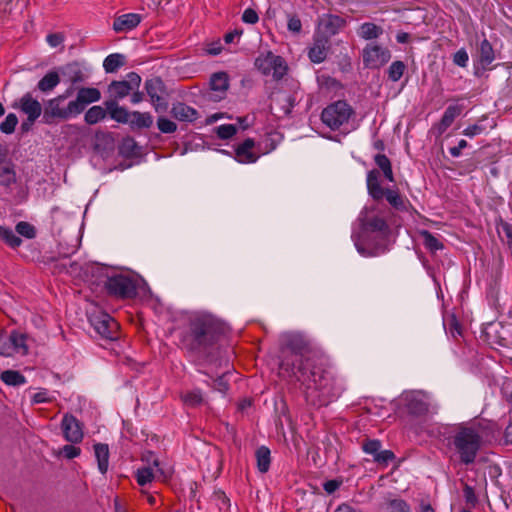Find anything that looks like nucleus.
<instances>
[{"label": "nucleus", "mask_w": 512, "mask_h": 512, "mask_svg": "<svg viewBox=\"0 0 512 512\" xmlns=\"http://www.w3.org/2000/svg\"><path fill=\"white\" fill-rule=\"evenodd\" d=\"M123 81L131 87V91H134L140 87L141 77L136 72H130L127 74V79Z\"/></svg>", "instance_id": "680f3d73"}, {"label": "nucleus", "mask_w": 512, "mask_h": 512, "mask_svg": "<svg viewBox=\"0 0 512 512\" xmlns=\"http://www.w3.org/2000/svg\"><path fill=\"white\" fill-rule=\"evenodd\" d=\"M498 434L499 428L492 422L471 426L460 425L451 436L450 444L460 462L469 465L475 462L482 446L491 443Z\"/></svg>", "instance_id": "7ed1b4c3"}, {"label": "nucleus", "mask_w": 512, "mask_h": 512, "mask_svg": "<svg viewBox=\"0 0 512 512\" xmlns=\"http://www.w3.org/2000/svg\"><path fill=\"white\" fill-rule=\"evenodd\" d=\"M108 92L115 100L123 99L130 94L131 87L124 81H112L108 87Z\"/></svg>", "instance_id": "f704fd0d"}, {"label": "nucleus", "mask_w": 512, "mask_h": 512, "mask_svg": "<svg viewBox=\"0 0 512 512\" xmlns=\"http://www.w3.org/2000/svg\"><path fill=\"white\" fill-rule=\"evenodd\" d=\"M125 64V56L122 54H110L104 62L103 67L107 73H113Z\"/></svg>", "instance_id": "58836bf2"}, {"label": "nucleus", "mask_w": 512, "mask_h": 512, "mask_svg": "<svg viewBox=\"0 0 512 512\" xmlns=\"http://www.w3.org/2000/svg\"><path fill=\"white\" fill-rule=\"evenodd\" d=\"M281 369L294 376L306 386V398L315 406H326L339 398L344 391L341 379L337 378L330 370L325 369L316 362H310L307 358L306 366L303 362L295 371L294 363L283 361Z\"/></svg>", "instance_id": "f03ea898"}, {"label": "nucleus", "mask_w": 512, "mask_h": 512, "mask_svg": "<svg viewBox=\"0 0 512 512\" xmlns=\"http://www.w3.org/2000/svg\"><path fill=\"white\" fill-rule=\"evenodd\" d=\"M183 401L190 406H197L202 403L203 398L200 390H194L186 393L182 397Z\"/></svg>", "instance_id": "864d4df0"}, {"label": "nucleus", "mask_w": 512, "mask_h": 512, "mask_svg": "<svg viewBox=\"0 0 512 512\" xmlns=\"http://www.w3.org/2000/svg\"><path fill=\"white\" fill-rule=\"evenodd\" d=\"M286 65L282 57L277 56L275 65H273V69L270 75H272L273 78L279 80L281 79L284 74L286 73Z\"/></svg>", "instance_id": "5fc2aeb1"}, {"label": "nucleus", "mask_w": 512, "mask_h": 512, "mask_svg": "<svg viewBox=\"0 0 512 512\" xmlns=\"http://www.w3.org/2000/svg\"><path fill=\"white\" fill-rule=\"evenodd\" d=\"M484 131V127L480 124H474L471 126H468L463 130V134L467 137H474L476 135L481 134Z\"/></svg>", "instance_id": "0e129e2a"}, {"label": "nucleus", "mask_w": 512, "mask_h": 512, "mask_svg": "<svg viewBox=\"0 0 512 512\" xmlns=\"http://www.w3.org/2000/svg\"><path fill=\"white\" fill-rule=\"evenodd\" d=\"M60 83V76L56 71L48 72L37 84V89L42 93H49Z\"/></svg>", "instance_id": "cd10ccee"}, {"label": "nucleus", "mask_w": 512, "mask_h": 512, "mask_svg": "<svg viewBox=\"0 0 512 512\" xmlns=\"http://www.w3.org/2000/svg\"><path fill=\"white\" fill-rule=\"evenodd\" d=\"M255 141L247 138L235 149V159L242 164L254 163L258 159V154L254 152Z\"/></svg>", "instance_id": "aec40b11"}, {"label": "nucleus", "mask_w": 512, "mask_h": 512, "mask_svg": "<svg viewBox=\"0 0 512 512\" xmlns=\"http://www.w3.org/2000/svg\"><path fill=\"white\" fill-rule=\"evenodd\" d=\"M141 19V15L137 13L120 15L113 22V30L117 33L131 31L140 24Z\"/></svg>", "instance_id": "412c9836"}, {"label": "nucleus", "mask_w": 512, "mask_h": 512, "mask_svg": "<svg viewBox=\"0 0 512 512\" xmlns=\"http://www.w3.org/2000/svg\"><path fill=\"white\" fill-rule=\"evenodd\" d=\"M101 99V93L97 88L82 87L78 89L76 99L72 100V106L76 114H81L87 105L97 102Z\"/></svg>", "instance_id": "dca6fc26"}, {"label": "nucleus", "mask_w": 512, "mask_h": 512, "mask_svg": "<svg viewBox=\"0 0 512 512\" xmlns=\"http://www.w3.org/2000/svg\"><path fill=\"white\" fill-rule=\"evenodd\" d=\"M358 36L365 40H372L378 38L383 33L382 27L371 23L365 22L358 29Z\"/></svg>", "instance_id": "7c9ffc66"}, {"label": "nucleus", "mask_w": 512, "mask_h": 512, "mask_svg": "<svg viewBox=\"0 0 512 512\" xmlns=\"http://www.w3.org/2000/svg\"><path fill=\"white\" fill-rule=\"evenodd\" d=\"M170 114L174 119L180 122L192 123L199 118L198 111L184 102L173 103Z\"/></svg>", "instance_id": "6ab92c4d"}, {"label": "nucleus", "mask_w": 512, "mask_h": 512, "mask_svg": "<svg viewBox=\"0 0 512 512\" xmlns=\"http://www.w3.org/2000/svg\"><path fill=\"white\" fill-rule=\"evenodd\" d=\"M255 456L258 470L261 473H266L271 462L270 450L266 446H261L256 450Z\"/></svg>", "instance_id": "4c0bfd02"}, {"label": "nucleus", "mask_w": 512, "mask_h": 512, "mask_svg": "<svg viewBox=\"0 0 512 512\" xmlns=\"http://www.w3.org/2000/svg\"><path fill=\"white\" fill-rule=\"evenodd\" d=\"M212 498L216 502L220 510H227L229 508V499L223 491H215L213 493Z\"/></svg>", "instance_id": "6e6d98bb"}, {"label": "nucleus", "mask_w": 512, "mask_h": 512, "mask_svg": "<svg viewBox=\"0 0 512 512\" xmlns=\"http://www.w3.org/2000/svg\"><path fill=\"white\" fill-rule=\"evenodd\" d=\"M89 322L101 338L105 340L118 339V323L106 312L98 311L91 313L89 315Z\"/></svg>", "instance_id": "9d476101"}, {"label": "nucleus", "mask_w": 512, "mask_h": 512, "mask_svg": "<svg viewBox=\"0 0 512 512\" xmlns=\"http://www.w3.org/2000/svg\"><path fill=\"white\" fill-rule=\"evenodd\" d=\"M388 512H410L409 507L403 500H393L389 503Z\"/></svg>", "instance_id": "052dcab7"}, {"label": "nucleus", "mask_w": 512, "mask_h": 512, "mask_svg": "<svg viewBox=\"0 0 512 512\" xmlns=\"http://www.w3.org/2000/svg\"><path fill=\"white\" fill-rule=\"evenodd\" d=\"M129 124L138 129L150 128L153 125V116L149 112H131Z\"/></svg>", "instance_id": "c85d7f7f"}, {"label": "nucleus", "mask_w": 512, "mask_h": 512, "mask_svg": "<svg viewBox=\"0 0 512 512\" xmlns=\"http://www.w3.org/2000/svg\"><path fill=\"white\" fill-rule=\"evenodd\" d=\"M242 21L247 24H256L259 21V16L254 9L247 8L242 14Z\"/></svg>", "instance_id": "e2e57ef3"}, {"label": "nucleus", "mask_w": 512, "mask_h": 512, "mask_svg": "<svg viewBox=\"0 0 512 512\" xmlns=\"http://www.w3.org/2000/svg\"><path fill=\"white\" fill-rule=\"evenodd\" d=\"M157 127L164 134H172L177 130V124L166 117H159L157 119Z\"/></svg>", "instance_id": "09e8293b"}, {"label": "nucleus", "mask_w": 512, "mask_h": 512, "mask_svg": "<svg viewBox=\"0 0 512 512\" xmlns=\"http://www.w3.org/2000/svg\"><path fill=\"white\" fill-rule=\"evenodd\" d=\"M237 132V127L233 124H223L216 128L218 138L226 140L234 136Z\"/></svg>", "instance_id": "8fccbe9b"}, {"label": "nucleus", "mask_w": 512, "mask_h": 512, "mask_svg": "<svg viewBox=\"0 0 512 512\" xmlns=\"http://www.w3.org/2000/svg\"><path fill=\"white\" fill-rule=\"evenodd\" d=\"M468 60L469 56L465 49H460L453 55L454 64L460 67H466Z\"/></svg>", "instance_id": "bf43d9fd"}, {"label": "nucleus", "mask_w": 512, "mask_h": 512, "mask_svg": "<svg viewBox=\"0 0 512 512\" xmlns=\"http://www.w3.org/2000/svg\"><path fill=\"white\" fill-rule=\"evenodd\" d=\"M277 55L269 52L266 55L259 56L255 60V66L259 71H261L264 75H270L273 69V65H275Z\"/></svg>", "instance_id": "72a5a7b5"}, {"label": "nucleus", "mask_w": 512, "mask_h": 512, "mask_svg": "<svg viewBox=\"0 0 512 512\" xmlns=\"http://www.w3.org/2000/svg\"><path fill=\"white\" fill-rule=\"evenodd\" d=\"M419 235L423 240L425 248L430 252L435 253L438 250H442L444 248L443 243L429 231L422 230L419 232Z\"/></svg>", "instance_id": "e433bc0d"}, {"label": "nucleus", "mask_w": 512, "mask_h": 512, "mask_svg": "<svg viewBox=\"0 0 512 512\" xmlns=\"http://www.w3.org/2000/svg\"><path fill=\"white\" fill-rule=\"evenodd\" d=\"M463 496L465 498L466 503L469 504L471 507H474L476 505L478 500L475 495L473 487L469 486L468 484H465L463 488Z\"/></svg>", "instance_id": "13d9d810"}, {"label": "nucleus", "mask_w": 512, "mask_h": 512, "mask_svg": "<svg viewBox=\"0 0 512 512\" xmlns=\"http://www.w3.org/2000/svg\"><path fill=\"white\" fill-rule=\"evenodd\" d=\"M346 20L335 14H323L318 19V28L324 34L323 36H334L346 26Z\"/></svg>", "instance_id": "2eb2a0df"}, {"label": "nucleus", "mask_w": 512, "mask_h": 512, "mask_svg": "<svg viewBox=\"0 0 512 512\" xmlns=\"http://www.w3.org/2000/svg\"><path fill=\"white\" fill-rule=\"evenodd\" d=\"M229 87L228 76L225 72L214 73L210 78V92L207 98L211 101H220L226 95Z\"/></svg>", "instance_id": "f3484780"}, {"label": "nucleus", "mask_w": 512, "mask_h": 512, "mask_svg": "<svg viewBox=\"0 0 512 512\" xmlns=\"http://www.w3.org/2000/svg\"><path fill=\"white\" fill-rule=\"evenodd\" d=\"M227 330L225 322L215 315L193 313L179 334L180 347L193 356L207 359Z\"/></svg>", "instance_id": "f257e3e1"}, {"label": "nucleus", "mask_w": 512, "mask_h": 512, "mask_svg": "<svg viewBox=\"0 0 512 512\" xmlns=\"http://www.w3.org/2000/svg\"><path fill=\"white\" fill-rule=\"evenodd\" d=\"M287 28L294 34H300L302 31V22L296 14H287Z\"/></svg>", "instance_id": "3c124183"}, {"label": "nucleus", "mask_w": 512, "mask_h": 512, "mask_svg": "<svg viewBox=\"0 0 512 512\" xmlns=\"http://www.w3.org/2000/svg\"><path fill=\"white\" fill-rule=\"evenodd\" d=\"M60 453L67 459H74L80 455L81 449L74 445L68 444L62 447Z\"/></svg>", "instance_id": "4d7b16f0"}, {"label": "nucleus", "mask_w": 512, "mask_h": 512, "mask_svg": "<svg viewBox=\"0 0 512 512\" xmlns=\"http://www.w3.org/2000/svg\"><path fill=\"white\" fill-rule=\"evenodd\" d=\"M12 107L26 115V119L21 123V131L23 133L29 132L37 119L41 115L43 116L44 108L30 92L25 93L21 98L15 101Z\"/></svg>", "instance_id": "423d86ee"}, {"label": "nucleus", "mask_w": 512, "mask_h": 512, "mask_svg": "<svg viewBox=\"0 0 512 512\" xmlns=\"http://www.w3.org/2000/svg\"><path fill=\"white\" fill-rule=\"evenodd\" d=\"M362 450L371 455L375 463L384 467L395 459L393 451L382 450V443L377 439H365L362 443Z\"/></svg>", "instance_id": "ddd939ff"}, {"label": "nucleus", "mask_w": 512, "mask_h": 512, "mask_svg": "<svg viewBox=\"0 0 512 512\" xmlns=\"http://www.w3.org/2000/svg\"><path fill=\"white\" fill-rule=\"evenodd\" d=\"M104 287L109 295L120 299L134 298L137 295V281L128 275L108 277Z\"/></svg>", "instance_id": "6e6552de"}, {"label": "nucleus", "mask_w": 512, "mask_h": 512, "mask_svg": "<svg viewBox=\"0 0 512 512\" xmlns=\"http://www.w3.org/2000/svg\"><path fill=\"white\" fill-rule=\"evenodd\" d=\"M278 102L281 104V108L285 115H289L296 105V96L295 94H282L278 98Z\"/></svg>", "instance_id": "49530a36"}, {"label": "nucleus", "mask_w": 512, "mask_h": 512, "mask_svg": "<svg viewBox=\"0 0 512 512\" xmlns=\"http://www.w3.org/2000/svg\"><path fill=\"white\" fill-rule=\"evenodd\" d=\"M107 109H104L101 106H92L89 108L84 116V120L89 125H94L106 117Z\"/></svg>", "instance_id": "a19ab883"}, {"label": "nucleus", "mask_w": 512, "mask_h": 512, "mask_svg": "<svg viewBox=\"0 0 512 512\" xmlns=\"http://www.w3.org/2000/svg\"><path fill=\"white\" fill-rule=\"evenodd\" d=\"M46 41L51 47H57L64 41V36L61 33L48 34Z\"/></svg>", "instance_id": "774afa93"}, {"label": "nucleus", "mask_w": 512, "mask_h": 512, "mask_svg": "<svg viewBox=\"0 0 512 512\" xmlns=\"http://www.w3.org/2000/svg\"><path fill=\"white\" fill-rule=\"evenodd\" d=\"M379 177L380 174L377 170H371L367 174L368 193L374 200L377 201L384 198V191L386 190L381 187Z\"/></svg>", "instance_id": "b1692460"}, {"label": "nucleus", "mask_w": 512, "mask_h": 512, "mask_svg": "<svg viewBox=\"0 0 512 512\" xmlns=\"http://www.w3.org/2000/svg\"><path fill=\"white\" fill-rule=\"evenodd\" d=\"M166 477L167 475L165 472L163 475H160L159 472H157V468L149 465H144L138 468L135 472L136 481L138 485L142 487L150 484L155 479H165Z\"/></svg>", "instance_id": "5701e85b"}, {"label": "nucleus", "mask_w": 512, "mask_h": 512, "mask_svg": "<svg viewBox=\"0 0 512 512\" xmlns=\"http://www.w3.org/2000/svg\"><path fill=\"white\" fill-rule=\"evenodd\" d=\"M361 222L363 241H355L357 251L364 257H373L384 253L386 250L384 246L376 245L373 248H368L363 242L366 241L367 234L370 233L377 234L381 239H385L389 236L391 230L385 219L380 216L373 215L362 217Z\"/></svg>", "instance_id": "20e7f679"}, {"label": "nucleus", "mask_w": 512, "mask_h": 512, "mask_svg": "<svg viewBox=\"0 0 512 512\" xmlns=\"http://www.w3.org/2000/svg\"><path fill=\"white\" fill-rule=\"evenodd\" d=\"M94 453L98 463V469L105 474L109 466V447L107 444L97 443L94 445Z\"/></svg>", "instance_id": "bb28decb"}, {"label": "nucleus", "mask_w": 512, "mask_h": 512, "mask_svg": "<svg viewBox=\"0 0 512 512\" xmlns=\"http://www.w3.org/2000/svg\"><path fill=\"white\" fill-rule=\"evenodd\" d=\"M0 378L9 386H20L26 383V378L16 370H5L1 373Z\"/></svg>", "instance_id": "ea45409f"}, {"label": "nucleus", "mask_w": 512, "mask_h": 512, "mask_svg": "<svg viewBox=\"0 0 512 512\" xmlns=\"http://www.w3.org/2000/svg\"><path fill=\"white\" fill-rule=\"evenodd\" d=\"M363 62L366 67L379 68L385 65L391 58L390 51L377 44H368L363 49Z\"/></svg>", "instance_id": "f8f14e48"}, {"label": "nucleus", "mask_w": 512, "mask_h": 512, "mask_svg": "<svg viewBox=\"0 0 512 512\" xmlns=\"http://www.w3.org/2000/svg\"><path fill=\"white\" fill-rule=\"evenodd\" d=\"M63 436L67 442L78 444L82 442L84 433L82 423L72 414H65L61 421Z\"/></svg>", "instance_id": "4468645a"}, {"label": "nucleus", "mask_w": 512, "mask_h": 512, "mask_svg": "<svg viewBox=\"0 0 512 512\" xmlns=\"http://www.w3.org/2000/svg\"><path fill=\"white\" fill-rule=\"evenodd\" d=\"M330 48L329 38L326 36H315L312 46L308 50V57L313 63H322Z\"/></svg>", "instance_id": "a211bd4d"}, {"label": "nucleus", "mask_w": 512, "mask_h": 512, "mask_svg": "<svg viewBox=\"0 0 512 512\" xmlns=\"http://www.w3.org/2000/svg\"><path fill=\"white\" fill-rule=\"evenodd\" d=\"M26 340L27 336L25 334L16 331L11 332L9 341L12 345L13 352L20 355L28 354V346L26 344Z\"/></svg>", "instance_id": "c756f323"}, {"label": "nucleus", "mask_w": 512, "mask_h": 512, "mask_svg": "<svg viewBox=\"0 0 512 512\" xmlns=\"http://www.w3.org/2000/svg\"><path fill=\"white\" fill-rule=\"evenodd\" d=\"M0 239L12 248H17L22 243L21 238L12 229L4 226H0Z\"/></svg>", "instance_id": "37998d69"}, {"label": "nucleus", "mask_w": 512, "mask_h": 512, "mask_svg": "<svg viewBox=\"0 0 512 512\" xmlns=\"http://www.w3.org/2000/svg\"><path fill=\"white\" fill-rule=\"evenodd\" d=\"M405 69L406 65L403 61L392 62L387 71L388 78L393 82H397L403 76Z\"/></svg>", "instance_id": "c03bdc74"}, {"label": "nucleus", "mask_w": 512, "mask_h": 512, "mask_svg": "<svg viewBox=\"0 0 512 512\" xmlns=\"http://www.w3.org/2000/svg\"><path fill=\"white\" fill-rule=\"evenodd\" d=\"M462 106L460 105H450L446 108L443 113V116L438 123V131L440 134L444 133L448 127L452 125L454 120L461 114Z\"/></svg>", "instance_id": "a878e982"}, {"label": "nucleus", "mask_w": 512, "mask_h": 512, "mask_svg": "<svg viewBox=\"0 0 512 512\" xmlns=\"http://www.w3.org/2000/svg\"><path fill=\"white\" fill-rule=\"evenodd\" d=\"M76 115L71 101L64 105L63 97H54L45 102L42 122L52 125L59 121L68 120Z\"/></svg>", "instance_id": "0eeeda50"}, {"label": "nucleus", "mask_w": 512, "mask_h": 512, "mask_svg": "<svg viewBox=\"0 0 512 512\" xmlns=\"http://www.w3.org/2000/svg\"><path fill=\"white\" fill-rule=\"evenodd\" d=\"M15 230L18 234L28 239H33L36 236L35 227L26 221H20L19 223H17Z\"/></svg>", "instance_id": "de8ad7c7"}, {"label": "nucleus", "mask_w": 512, "mask_h": 512, "mask_svg": "<svg viewBox=\"0 0 512 512\" xmlns=\"http://www.w3.org/2000/svg\"><path fill=\"white\" fill-rule=\"evenodd\" d=\"M142 461L146 462L145 465H149L152 467L157 468V472H159L160 475L164 474L163 468L160 466V461L155 456V454L151 451H147L142 456Z\"/></svg>", "instance_id": "603ef678"}, {"label": "nucleus", "mask_w": 512, "mask_h": 512, "mask_svg": "<svg viewBox=\"0 0 512 512\" xmlns=\"http://www.w3.org/2000/svg\"><path fill=\"white\" fill-rule=\"evenodd\" d=\"M16 182V172L14 165L6 163L0 166V185L10 187Z\"/></svg>", "instance_id": "c9c22d12"}, {"label": "nucleus", "mask_w": 512, "mask_h": 512, "mask_svg": "<svg viewBox=\"0 0 512 512\" xmlns=\"http://www.w3.org/2000/svg\"><path fill=\"white\" fill-rule=\"evenodd\" d=\"M342 481L337 479L328 480L323 484V489L328 493H334L341 486Z\"/></svg>", "instance_id": "338daca9"}, {"label": "nucleus", "mask_w": 512, "mask_h": 512, "mask_svg": "<svg viewBox=\"0 0 512 512\" xmlns=\"http://www.w3.org/2000/svg\"><path fill=\"white\" fill-rule=\"evenodd\" d=\"M106 109L110 117L119 123H129L131 112L126 108L118 106L115 100H110L105 103Z\"/></svg>", "instance_id": "393cba45"}, {"label": "nucleus", "mask_w": 512, "mask_h": 512, "mask_svg": "<svg viewBox=\"0 0 512 512\" xmlns=\"http://www.w3.org/2000/svg\"><path fill=\"white\" fill-rule=\"evenodd\" d=\"M374 161L381 170H386L391 167L389 158L384 154L375 155Z\"/></svg>", "instance_id": "69168bd1"}, {"label": "nucleus", "mask_w": 512, "mask_h": 512, "mask_svg": "<svg viewBox=\"0 0 512 512\" xmlns=\"http://www.w3.org/2000/svg\"><path fill=\"white\" fill-rule=\"evenodd\" d=\"M63 75L66 76L72 84H77L85 80V75L76 62L67 64L63 68Z\"/></svg>", "instance_id": "2f4dec72"}, {"label": "nucleus", "mask_w": 512, "mask_h": 512, "mask_svg": "<svg viewBox=\"0 0 512 512\" xmlns=\"http://www.w3.org/2000/svg\"><path fill=\"white\" fill-rule=\"evenodd\" d=\"M384 197L388 203L397 210H406L405 200L396 189H386Z\"/></svg>", "instance_id": "79ce46f5"}, {"label": "nucleus", "mask_w": 512, "mask_h": 512, "mask_svg": "<svg viewBox=\"0 0 512 512\" xmlns=\"http://www.w3.org/2000/svg\"><path fill=\"white\" fill-rule=\"evenodd\" d=\"M495 59L494 50L492 45L487 39L480 43L479 47V61L483 68L489 66Z\"/></svg>", "instance_id": "473e14b6"}, {"label": "nucleus", "mask_w": 512, "mask_h": 512, "mask_svg": "<svg viewBox=\"0 0 512 512\" xmlns=\"http://www.w3.org/2000/svg\"><path fill=\"white\" fill-rule=\"evenodd\" d=\"M18 124L16 114L9 113L5 119L0 123V131L4 134H12Z\"/></svg>", "instance_id": "a18cd8bd"}, {"label": "nucleus", "mask_w": 512, "mask_h": 512, "mask_svg": "<svg viewBox=\"0 0 512 512\" xmlns=\"http://www.w3.org/2000/svg\"><path fill=\"white\" fill-rule=\"evenodd\" d=\"M145 90L156 112H164L168 108L166 86L160 77H152L145 81Z\"/></svg>", "instance_id": "9b49d317"}, {"label": "nucleus", "mask_w": 512, "mask_h": 512, "mask_svg": "<svg viewBox=\"0 0 512 512\" xmlns=\"http://www.w3.org/2000/svg\"><path fill=\"white\" fill-rule=\"evenodd\" d=\"M283 345L285 349L290 352L293 359H289L286 356L281 362L289 361L290 363H294L295 371L297 372V368L303 362L304 366H306L307 358L310 362H315L314 359L310 356L311 349L307 340L300 334L296 333H287L283 335ZM282 363H280L281 365Z\"/></svg>", "instance_id": "39448f33"}, {"label": "nucleus", "mask_w": 512, "mask_h": 512, "mask_svg": "<svg viewBox=\"0 0 512 512\" xmlns=\"http://www.w3.org/2000/svg\"><path fill=\"white\" fill-rule=\"evenodd\" d=\"M353 114V109L345 101H336L328 105L321 114L322 122L330 129L336 130L347 123Z\"/></svg>", "instance_id": "1a4fd4ad"}, {"label": "nucleus", "mask_w": 512, "mask_h": 512, "mask_svg": "<svg viewBox=\"0 0 512 512\" xmlns=\"http://www.w3.org/2000/svg\"><path fill=\"white\" fill-rule=\"evenodd\" d=\"M406 400V408L411 415L422 416L429 411V404L423 395L413 394L407 396Z\"/></svg>", "instance_id": "4be33fe9"}]
</instances>
